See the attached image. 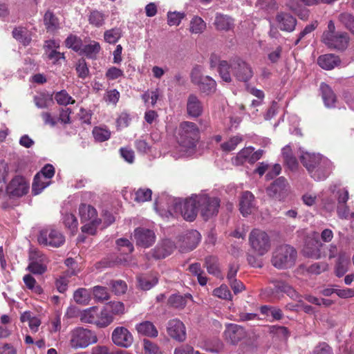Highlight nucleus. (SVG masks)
Wrapping results in <instances>:
<instances>
[{"mask_svg": "<svg viewBox=\"0 0 354 354\" xmlns=\"http://www.w3.org/2000/svg\"><path fill=\"white\" fill-rule=\"evenodd\" d=\"M192 82L196 86L203 88H214L216 86V81L211 77L201 75V66H194L191 72Z\"/></svg>", "mask_w": 354, "mask_h": 354, "instance_id": "16", "label": "nucleus"}, {"mask_svg": "<svg viewBox=\"0 0 354 354\" xmlns=\"http://www.w3.org/2000/svg\"><path fill=\"white\" fill-rule=\"evenodd\" d=\"M113 342L121 347H129L133 342V337L129 330L122 326L116 327L112 333Z\"/></svg>", "mask_w": 354, "mask_h": 354, "instance_id": "15", "label": "nucleus"}, {"mask_svg": "<svg viewBox=\"0 0 354 354\" xmlns=\"http://www.w3.org/2000/svg\"><path fill=\"white\" fill-rule=\"evenodd\" d=\"M44 23L48 32H54L59 28V19L50 10H47L45 13Z\"/></svg>", "mask_w": 354, "mask_h": 354, "instance_id": "31", "label": "nucleus"}, {"mask_svg": "<svg viewBox=\"0 0 354 354\" xmlns=\"http://www.w3.org/2000/svg\"><path fill=\"white\" fill-rule=\"evenodd\" d=\"M74 300L80 304H86L88 302L87 290L85 288L77 289L73 295Z\"/></svg>", "mask_w": 354, "mask_h": 354, "instance_id": "62", "label": "nucleus"}, {"mask_svg": "<svg viewBox=\"0 0 354 354\" xmlns=\"http://www.w3.org/2000/svg\"><path fill=\"white\" fill-rule=\"evenodd\" d=\"M176 248L174 243L169 240H163L152 250V257L156 259H164L170 255Z\"/></svg>", "mask_w": 354, "mask_h": 354, "instance_id": "22", "label": "nucleus"}, {"mask_svg": "<svg viewBox=\"0 0 354 354\" xmlns=\"http://www.w3.org/2000/svg\"><path fill=\"white\" fill-rule=\"evenodd\" d=\"M230 68H232L231 62L229 64L225 60L219 62L218 72L223 81L226 82H230L232 81V77L230 73Z\"/></svg>", "mask_w": 354, "mask_h": 354, "instance_id": "38", "label": "nucleus"}, {"mask_svg": "<svg viewBox=\"0 0 354 354\" xmlns=\"http://www.w3.org/2000/svg\"><path fill=\"white\" fill-rule=\"evenodd\" d=\"M159 93L158 90H147L142 95V98L145 104H150L154 106L158 99Z\"/></svg>", "mask_w": 354, "mask_h": 354, "instance_id": "53", "label": "nucleus"}, {"mask_svg": "<svg viewBox=\"0 0 354 354\" xmlns=\"http://www.w3.org/2000/svg\"><path fill=\"white\" fill-rule=\"evenodd\" d=\"M138 286L142 290H149L158 283V278L152 275H139L136 277Z\"/></svg>", "mask_w": 354, "mask_h": 354, "instance_id": "30", "label": "nucleus"}, {"mask_svg": "<svg viewBox=\"0 0 354 354\" xmlns=\"http://www.w3.org/2000/svg\"><path fill=\"white\" fill-rule=\"evenodd\" d=\"M192 295L189 294L183 295H172L168 299V304L170 306L176 308H182L186 306L187 299H191Z\"/></svg>", "mask_w": 354, "mask_h": 354, "instance_id": "35", "label": "nucleus"}, {"mask_svg": "<svg viewBox=\"0 0 354 354\" xmlns=\"http://www.w3.org/2000/svg\"><path fill=\"white\" fill-rule=\"evenodd\" d=\"M97 342L95 332L87 328L77 327L71 332L70 345L73 348H84Z\"/></svg>", "mask_w": 354, "mask_h": 354, "instance_id": "5", "label": "nucleus"}, {"mask_svg": "<svg viewBox=\"0 0 354 354\" xmlns=\"http://www.w3.org/2000/svg\"><path fill=\"white\" fill-rule=\"evenodd\" d=\"M339 21L354 35V16L348 12H344L339 15Z\"/></svg>", "mask_w": 354, "mask_h": 354, "instance_id": "43", "label": "nucleus"}, {"mask_svg": "<svg viewBox=\"0 0 354 354\" xmlns=\"http://www.w3.org/2000/svg\"><path fill=\"white\" fill-rule=\"evenodd\" d=\"M243 138L240 136H234L230 138L227 141L221 145V148L223 151L230 152L236 149L237 145L242 142Z\"/></svg>", "mask_w": 354, "mask_h": 354, "instance_id": "42", "label": "nucleus"}, {"mask_svg": "<svg viewBox=\"0 0 354 354\" xmlns=\"http://www.w3.org/2000/svg\"><path fill=\"white\" fill-rule=\"evenodd\" d=\"M350 257L344 252H340L338 255L334 268V272L337 277H343L348 270Z\"/></svg>", "mask_w": 354, "mask_h": 354, "instance_id": "25", "label": "nucleus"}, {"mask_svg": "<svg viewBox=\"0 0 354 354\" xmlns=\"http://www.w3.org/2000/svg\"><path fill=\"white\" fill-rule=\"evenodd\" d=\"M105 308L109 310V312L114 315L122 314L124 311V306L121 301L110 302Z\"/></svg>", "mask_w": 354, "mask_h": 354, "instance_id": "64", "label": "nucleus"}, {"mask_svg": "<svg viewBox=\"0 0 354 354\" xmlns=\"http://www.w3.org/2000/svg\"><path fill=\"white\" fill-rule=\"evenodd\" d=\"M270 332L283 339H287L290 335L288 328L282 326H272L270 328Z\"/></svg>", "mask_w": 354, "mask_h": 354, "instance_id": "63", "label": "nucleus"}, {"mask_svg": "<svg viewBox=\"0 0 354 354\" xmlns=\"http://www.w3.org/2000/svg\"><path fill=\"white\" fill-rule=\"evenodd\" d=\"M88 21L91 24L99 27L103 25L104 16L102 12L97 10H94L90 13Z\"/></svg>", "mask_w": 354, "mask_h": 354, "instance_id": "55", "label": "nucleus"}, {"mask_svg": "<svg viewBox=\"0 0 354 354\" xmlns=\"http://www.w3.org/2000/svg\"><path fill=\"white\" fill-rule=\"evenodd\" d=\"M253 151L254 148L252 147H245L242 149L235 157L234 160L236 165H241L245 162H248L250 163V160L251 159V156Z\"/></svg>", "mask_w": 354, "mask_h": 354, "instance_id": "37", "label": "nucleus"}, {"mask_svg": "<svg viewBox=\"0 0 354 354\" xmlns=\"http://www.w3.org/2000/svg\"><path fill=\"white\" fill-rule=\"evenodd\" d=\"M136 330L139 334L151 337H157L158 333L156 326L149 321L137 324Z\"/></svg>", "mask_w": 354, "mask_h": 354, "instance_id": "29", "label": "nucleus"}, {"mask_svg": "<svg viewBox=\"0 0 354 354\" xmlns=\"http://www.w3.org/2000/svg\"><path fill=\"white\" fill-rule=\"evenodd\" d=\"M28 184L22 176H15L6 187V193L10 197H21L28 193Z\"/></svg>", "mask_w": 354, "mask_h": 354, "instance_id": "13", "label": "nucleus"}, {"mask_svg": "<svg viewBox=\"0 0 354 354\" xmlns=\"http://www.w3.org/2000/svg\"><path fill=\"white\" fill-rule=\"evenodd\" d=\"M328 268V264L326 262H317L310 265L307 271L313 274H319Z\"/></svg>", "mask_w": 354, "mask_h": 354, "instance_id": "57", "label": "nucleus"}, {"mask_svg": "<svg viewBox=\"0 0 354 354\" xmlns=\"http://www.w3.org/2000/svg\"><path fill=\"white\" fill-rule=\"evenodd\" d=\"M167 333L171 338L178 342H183L186 339L185 325L179 319H171L169 322Z\"/></svg>", "mask_w": 354, "mask_h": 354, "instance_id": "19", "label": "nucleus"}, {"mask_svg": "<svg viewBox=\"0 0 354 354\" xmlns=\"http://www.w3.org/2000/svg\"><path fill=\"white\" fill-rule=\"evenodd\" d=\"M97 315L98 308L97 307H92L80 313V320L83 323L97 325Z\"/></svg>", "mask_w": 354, "mask_h": 354, "instance_id": "32", "label": "nucleus"}, {"mask_svg": "<svg viewBox=\"0 0 354 354\" xmlns=\"http://www.w3.org/2000/svg\"><path fill=\"white\" fill-rule=\"evenodd\" d=\"M113 316L109 310L104 308L100 313L98 312L97 326L100 328L106 327L113 322Z\"/></svg>", "mask_w": 354, "mask_h": 354, "instance_id": "40", "label": "nucleus"}, {"mask_svg": "<svg viewBox=\"0 0 354 354\" xmlns=\"http://www.w3.org/2000/svg\"><path fill=\"white\" fill-rule=\"evenodd\" d=\"M121 37L122 30L119 28L108 30L104 34L105 41L109 44L116 43Z\"/></svg>", "mask_w": 354, "mask_h": 354, "instance_id": "44", "label": "nucleus"}, {"mask_svg": "<svg viewBox=\"0 0 354 354\" xmlns=\"http://www.w3.org/2000/svg\"><path fill=\"white\" fill-rule=\"evenodd\" d=\"M198 209L205 221L215 216L218 213L221 201L216 197H210L206 194L197 196Z\"/></svg>", "mask_w": 354, "mask_h": 354, "instance_id": "8", "label": "nucleus"}, {"mask_svg": "<svg viewBox=\"0 0 354 354\" xmlns=\"http://www.w3.org/2000/svg\"><path fill=\"white\" fill-rule=\"evenodd\" d=\"M214 24L218 30L228 31L234 27V20L227 15L216 14Z\"/></svg>", "mask_w": 354, "mask_h": 354, "instance_id": "28", "label": "nucleus"}, {"mask_svg": "<svg viewBox=\"0 0 354 354\" xmlns=\"http://www.w3.org/2000/svg\"><path fill=\"white\" fill-rule=\"evenodd\" d=\"M112 291L117 295H121L126 292L127 285L122 280H113L110 282Z\"/></svg>", "mask_w": 354, "mask_h": 354, "instance_id": "48", "label": "nucleus"}, {"mask_svg": "<svg viewBox=\"0 0 354 354\" xmlns=\"http://www.w3.org/2000/svg\"><path fill=\"white\" fill-rule=\"evenodd\" d=\"M93 295L100 301H104L109 299V294L107 288L102 286H95L93 288Z\"/></svg>", "mask_w": 354, "mask_h": 354, "instance_id": "58", "label": "nucleus"}, {"mask_svg": "<svg viewBox=\"0 0 354 354\" xmlns=\"http://www.w3.org/2000/svg\"><path fill=\"white\" fill-rule=\"evenodd\" d=\"M288 182L281 176L276 179L268 188V194L274 198L281 199L286 193Z\"/></svg>", "mask_w": 354, "mask_h": 354, "instance_id": "21", "label": "nucleus"}, {"mask_svg": "<svg viewBox=\"0 0 354 354\" xmlns=\"http://www.w3.org/2000/svg\"><path fill=\"white\" fill-rule=\"evenodd\" d=\"M23 281L26 287L32 292L38 295L43 293V288L40 285L37 284L36 279L30 274H25L23 277Z\"/></svg>", "mask_w": 354, "mask_h": 354, "instance_id": "34", "label": "nucleus"}, {"mask_svg": "<svg viewBox=\"0 0 354 354\" xmlns=\"http://www.w3.org/2000/svg\"><path fill=\"white\" fill-rule=\"evenodd\" d=\"M225 340L232 344L237 345L241 341L248 337V333L245 329L236 324H227L223 332Z\"/></svg>", "mask_w": 354, "mask_h": 354, "instance_id": "10", "label": "nucleus"}, {"mask_svg": "<svg viewBox=\"0 0 354 354\" xmlns=\"http://www.w3.org/2000/svg\"><path fill=\"white\" fill-rule=\"evenodd\" d=\"M33 274H43L47 270L46 257L40 252H35L30 256V263L26 268Z\"/></svg>", "mask_w": 354, "mask_h": 354, "instance_id": "14", "label": "nucleus"}, {"mask_svg": "<svg viewBox=\"0 0 354 354\" xmlns=\"http://www.w3.org/2000/svg\"><path fill=\"white\" fill-rule=\"evenodd\" d=\"M143 348L145 354H162L159 346L149 339L143 340Z\"/></svg>", "mask_w": 354, "mask_h": 354, "instance_id": "54", "label": "nucleus"}, {"mask_svg": "<svg viewBox=\"0 0 354 354\" xmlns=\"http://www.w3.org/2000/svg\"><path fill=\"white\" fill-rule=\"evenodd\" d=\"M321 41L328 48L342 52L348 48L350 37L346 32L336 31L335 24L330 20L327 29L323 32Z\"/></svg>", "mask_w": 354, "mask_h": 354, "instance_id": "2", "label": "nucleus"}, {"mask_svg": "<svg viewBox=\"0 0 354 354\" xmlns=\"http://www.w3.org/2000/svg\"><path fill=\"white\" fill-rule=\"evenodd\" d=\"M174 213L180 214L183 218L192 222L195 220L197 216V196L182 201L180 199H173Z\"/></svg>", "mask_w": 354, "mask_h": 354, "instance_id": "6", "label": "nucleus"}, {"mask_svg": "<svg viewBox=\"0 0 354 354\" xmlns=\"http://www.w3.org/2000/svg\"><path fill=\"white\" fill-rule=\"evenodd\" d=\"M324 248H326V245L319 241L310 240L305 245L303 252L305 256L318 259L326 257V254L322 252Z\"/></svg>", "mask_w": 354, "mask_h": 354, "instance_id": "20", "label": "nucleus"}, {"mask_svg": "<svg viewBox=\"0 0 354 354\" xmlns=\"http://www.w3.org/2000/svg\"><path fill=\"white\" fill-rule=\"evenodd\" d=\"M297 256L296 250L290 245L277 246L272 252L271 263L278 269H287L294 266Z\"/></svg>", "mask_w": 354, "mask_h": 354, "instance_id": "4", "label": "nucleus"}, {"mask_svg": "<svg viewBox=\"0 0 354 354\" xmlns=\"http://www.w3.org/2000/svg\"><path fill=\"white\" fill-rule=\"evenodd\" d=\"M176 138L180 146L186 149H192L196 147L200 139L199 128L194 122H182L178 128Z\"/></svg>", "mask_w": 354, "mask_h": 354, "instance_id": "3", "label": "nucleus"}, {"mask_svg": "<svg viewBox=\"0 0 354 354\" xmlns=\"http://www.w3.org/2000/svg\"><path fill=\"white\" fill-rule=\"evenodd\" d=\"M341 59L339 56L329 53L320 55L317 59L319 66L325 70L333 69L340 64Z\"/></svg>", "mask_w": 354, "mask_h": 354, "instance_id": "24", "label": "nucleus"}, {"mask_svg": "<svg viewBox=\"0 0 354 354\" xmlns=\"http://www.w3.org/2000/svg\"><path fill=\"white\" fill-rule=\"evenodd\" d=\"M205 265L209 274L215 276H218L220 274L218 259L216 257L208 256L205 257Z\"/></svg>", "mask_w": 354, "mask_h": 354, "instance_id": "39", "label": "nucleus"}, {"mask_svg": "<svg viewBox=\"0 0 354 354\" xmlns=\"http://www.w3.org/2000/svg\"><path fill=\"white\" fill-rule=\"evenodd\" d=\"M249 242L252 250L263 256L270 249L271 241L269 235L260 229H253L249 235Z\"/></svg>", "mask_w": 354, "mask_h": 354, "instance_id": "7", "label": "nucleus"}, {"mask_svg": "<svg viewBox=\"0 0 354 354\" xmlns=\"http://www.w3.org/2000/svg\"><path fill=\"white\" fill-rule=\"evenodd\" d=\"M257 209V204L254 194L249 192H242L239 201V210L243 216H248Z\"/></svg>", "mask_w": 354, "mask_h": 354, "instance_id": "17", "label": "nucleus"}, {"mask_svg": "<svg viewBox=\"0 0 354 354\" xmlns=\"http://www.w3.org/2000/svg\"><path fill=\"white\" fill-rule=\"evenodd\" d=\"M48 185V182H44L39 173H37L32 184V193L34 195L39 194L44 188Z\"/></svg>", "mask_w": 354, "mask_h": 354, "instance_id": "41", "label": "nucleus"}, {"mask_svg": "<svg viewBox=\"0 0 354 354\" xmlns=\"http://www.w3.org/2000/svg\"><path fill=\"white\" fill-rule=\"evenodd\" d=\"M13 37L24 46H28L31 41V37L26 28L19 27L12 30Z\"/></svg>", "mask_w": 354, "mask_h": 354, "instance_id": "33", "label": "nucleus"}, {"mask_svg": "<svg viewBox=\"0 0 354 354\" xmlns=\"http://www.w3.org/2000/svg\"><path fill=\"white\" fill-rule=\"evenodd\" d=\"M93 135L96 141L104 142L111 137V132L105 129L95 127L93 130Z\"/></svg>", "mask_w": 354, "mask_h": 354, "instance_id": "46", "label": "nucleus"}, {"mask_svg": "<svg viewBox=\"0 0 354 354\" xmlns=\"http://www.w3.org/2000/svg\"><path fill=\"white\" fill-rule=\"evenodd\" d=\"M79 214L82 223L99 219L95 208L90 205L81 204L79 207Z\"/></svg>", "mask_w": 354, "mask_h": 354, "instance_id": "27", "label": "nucleus"}, {"mask_svg": "<svg viewBox=\"0 0 354 354\" xmlns=\"http://www.w3.org/2000/svg\"><path fill=\"white\" fill-rule=\"evenodd\" d=\"M206 28V24L199 17H194L190 22L189 30L192 33H201Z\"/></svg>", "mask_w": 354, "mask_h": 354, "instance_id": "45", "label": "nucleus"}, {"mask_svg": "<svg viewBox=\"0 0 354 354\" xmlns=\"http://www.w3.org/2000/svg\"><path fill=\"white\" fill-rule=\"evenodd\" d=\"M201 241L200 233L195 230L187 232L182 236V244L180 245L181 252H187L196 248Z\"/></svg>", "mask_w": 354, "mask_h": 354, "instance_id": "18", "label": "nucleus"}, {"mask_svg": "<svg viewBox=\"0 0 354 354\" xmlns=\"http://www.w3.org/2000/svg\"><path fill=\"white\" fill-rule=\"evenodd\" d=\"M133 239L137 246L147 248L156 241V235L153 230L145 227H137L133 232Z\"/></svg>", "mask_w": 354, "mask_h": 354, "instance_id": "12", "label": "nucleus"}, {"mask_svg": "<svg viewBox=\"0 0 354 354\" xmlns=\"http://www.w3.org/2000/svg\"><path fill=\"white\" fill-rule=\"evenodd\" d=\"M100 50L99 43L94 41L93 44L84 46L80 50L81 55H85L89 59H95Z\"/></svg>", "mask_w": 354, "mask_h": 354, "instance_id": "36", "label": "nucleus"}, {"mask_svg": "<svg viewBox=\"0 0 354 354\" xmlns=\"http://www.w3.org/2000/svg\"><path fill=\"white\" fill-rule=\"evenodd\" d=\"M55 99L60 105L66 106L75 102V100L66 93V90H60L57 92L55 95Z\"/></svg>", "mask_w": 354, "mask_h": 354, "instance_id": "47", "label": "nucleus"}, {"mask_svg": "<svg viewBox=\"0 0 354 354\" xmlns=\"http://www.w3.org/2000/svg\"><path fill=\"white\" fill-rule=\"evenodd\" d=\"M231 67L234 76L239 81L247 82L253 75L251 67L239 57L231 59Z\"/></svg>", "mask_w": 354, "mask_h": 354, "instance_id": "11", "label": "nucleus"}, {"mask_svg": "<svg viewBox=\"0 0 354 354\" xmlns=\"http://www.w3.org/2000/svg\"><path fill=\"white\" fill-rule=\"evenodd\" d=\"M185 16L184 12H169L167 14V24L169 26H178Z\"/></svg>", "mask_w": 354, "mask_h": 354, "instance_id": "56", "label": "nucleus"}, {"mask_svg": "<svg viewBox=\"0 0 354 354\" xmlns=\"http://www.w3.org/2000/svg\"><path fill=\"white\" fill-rule=\"evenodd\" d=\"M278 27L282 31L292 32L297 25V19L289 13L279 12L276 16Z\"/></svg>", "mask_w": 354, "mask_h": 354, "instance_id": "23", "label": "nucleus"}, {"mask_svg": "<svg viewBox=\"0 0 354 354\" xmlns=\"http://www.w3.org/2000/svg\"><path fill=\"white\" fill-rule=\"evenodd\" d=\"M38 242L41 245L59 248L65 243V237L61 232L53 228H46L40 231Z\"/></svg>", "mask_w": 354, "mask_h": 354, "instance_id": "9", "label": "nucleus"}, {"mask_svg": "<svg viewBox=\"0 0 354 354\" xmlns=\"http://www.w3.org/2000/svg\"><path fill=\"white\" fill-rule=\"evenodd\" d=\"M300 161L310 176L315 180H323L330 174L331 162L320 154L304 153Z\"/></svg>", "mask_w": 354, "mask_h": 354, "instance_id": "1", "label": "nucleus"}, {"mask_svg": "<svg viewBox=\"0 0 354 354\" xmlns=\"http://www.w3.org/2000/svg\"><path fill=\"white\" fill-rule=\"evenodd\" d=\"M64 223L66 227L72 232L77 229L78 222L75 216L73 214H66L64 217Z\"/></svg>", "mask_w": 354, "mask_h": 354, "instance_id": "60", "label": "nucleus"}, {"mask_svg": "<svg viewBox=\"0 0 354 354\" xmlns=\"http://www.w3.org/2000/svg\"><path fill=\"white\" fill-rule=\"evenodd\" d=\"M65 44L66 47L78 52L81 50L82 40L77 36L71 35L66 39Z\"/></svg>", "mask_w": 354, "mask_h": 354, "instance_id": "51", "label": "nucleus"}, {"mask_svg": "<svg viewBox=\"0 0 354 354\" xmlns=\"http://www.w3.org/2000/svg\"><path fill=\"white\" fill-rule=\"evenodd\" d=\"M322 98L325 106L328 108L334 106L337 100L333 90H322Z\"/></svg>", "mask_w": 354, "mask_h": 354, "instance_id": "52", "label": "nucleus"}, {"mask_svg": "<svg viewBox=\"0 0 354 354\" xmlns=\"http://www.w3.org/2000/svg\"><path fill=\"white\" fill-rule=\"evenodd\" d=\"M152 192L150 189H139L135 193V201L144 203L151 199Z\"/></svg>", "mask_w": 354, "mask_h": 354, "instance_id": "49", "label": "nucleus"}, {"mask_svg": "<svg viewBox=\"0 0 354 354\" xmlns=\"http://www.w3.org/2000/svg\"><path fill=\"white\" fill-rule=\"evenodd\" d=\"M257 6L266 11L275 10L278 8L275 0H257Z\"/></svg>", "mask_w": 354, "mask_h": 354, "instance_id": "61", "label": "nucleus"}, {"mask_svg": "<svg viewBox=\"0 0 354 354\" xmlns=\"http://www.w3.org/2000/svg\"><path fill=\"white\" fill-rule=\"evenodd\" d=\"M187 111L188 115L192 118H198L202 114V104L195 95H191L188 97Z\"/></svg>", "mask_w": 354, "mask_h": 354, "instance_id": "26", "label": "nucleus"}, {"mask_svg": "<svg viewBox=\"0 0 354 354\" xmlns=\"http://www.w3.org/2000/svg\"><path fill=\"white\" fill-rule=\"evenodd\" d=\"M101 223V219L93 220L86 222V223L82 227V232L86 233L90 235L95 234L97 228Z\"/></svg>", "mask_w": 354, "mask_h": 354, "instance_id": "50", "label": "nucleus"}, {"mask_svg": "<svg viewBox=\"0 0 354 354\" xmlns=\"http://www.w3.org/2000/svg\"><path fill=\"white\" fill-rule=\"evenodd\" d=\"M213 295L225 300H230L232 298L231 292L225 285H221L219 288H215L213 291Z\"/></svg>", "mask_w": 354, "mask_h": 354, "instance_id": "59", "label": "nucleus"}]
</instances>
